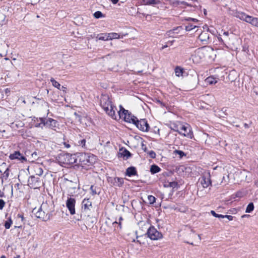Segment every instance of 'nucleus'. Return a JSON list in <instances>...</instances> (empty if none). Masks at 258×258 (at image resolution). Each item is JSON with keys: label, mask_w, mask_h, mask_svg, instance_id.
<instances>
[{"label": "nucleus", "mask_w": 258, "mask_h": 258, "mask_svg": "<svg viewBox=\"0 0 258 258\" xmlns=\"http://www.w3.org/2000/svg\"><path fill=\"white\" fill-rule=\"evenodd\" d=\"M100 105L109 116L114 119H117V115L115 114V111L117 110L116 107L113 105L108 95H101L100 100Z\"/></svg>", "instance_id": "nucleus-1"}, {"label": "nucleus", "mask_w": 258, "mask_h": 258, "mask_svg": "<svg viewBox=\"0 0 258 258\" xmlns=\"http://www.w3.org/2000/svg\"><path fill=\"white\" fill-rule=\"evenodd\" d=\"M216 56L214 49L210 46H203L198 48L195 52V57L200 59L210 60Z\"/></svg>", "instance_id": "nucleus-2"}, {"label": "nucleus", "mask_w": 258, "mask_h": 258, "mask_svg": "<svg viewBox=\"0 0 258 258\" xmlns=\"http://www.w3.org/2000/svg\"><path fill=\"white\" fill-rule=\"evenodd\" d=\"M96 156L90 153H81L77 156L74 162L78 163L81 166L92 165L95 163Z\"/></svg>", "instance_id": "nucleus-3"}, {"label": "nucleus", "mask_w": 258, "mask_h": 258, "mask_svg": "<svg viewBox=\"0 0 258 258\" xmlns=\"http://www.w3.org/2000/svg\"><path fill=\"white\" fill-rule=\"evenodd\" d=\"M119 108L120 110L117 112L119 118H123L124 121L126 122L135 123V121H137V117L132 114L128 110L125 109L122 105H119Z\"/></svg>", "instance_id": "nucleus-4"}, {"label": "nucleus", "mask_w": 258, "mask_h": 258, "mask_svg": "<svg viewBox=\"0 0 258 258\" xmlns=\"http://www.w3.org/2000/svg\"><path fill=\"white\" fill-rule=\"evenodd\" d=\"M234 16L241 20L244 21L251 25L258 27V18L246 15L241 12H236Z\"/></svg>", "instance_id": "nucleus-5"}, {"label": "nucleus", "mask_w": 258, "mask_h": 258, "mask_svg": "<svg viewBox=\"0 0 258 258\" xmlns=\"http://www.w3.org/2000/svg\"><path fill=\"white\" fill-rule=\"evenodd\" d=\"M148 237L153 240H158L163 237L161 232L158 231L153 226H151L146 233Z\"/></svg>", "instance_id": "nucleus-6"}, {"label": "nucleus", "mask_w": 258, "mask_h": 258, "mask_svg": "<svg viewBox=\"0 0 258 258\" xmlns=\"http://www.w3.org/2000/svg\"><path fill=\"white\" fill-rule=\"evenodd\" d=\"M180 131L178 134L181 136L192 139L194 137V134L191 130V128L188 124H179Z\"/></svg>", "instance_id": "nucleus-7"}, {"label": "nucleus", "mask_w": 258, "mask_h": 258, "mask_svg": "<svg viewBox=\"0 0 258 258\" xmlns=\"http://www.w3.org/2000/svg\"><path fill=\"white\" fill-rule=\"evenodd\" d=\"M199 181L204 188L212 186V181L210 172L207 171L203 173L201 177L199 178Z\"/></svg>", "instance_id": "nucleus-8"}, {"label": "nucleus", "mask_w": 258, "mask_h": 258, "mask_svg": "<svg viewBox=\"0 0 258 258\" xmlns=\"http://www.w3.org/2000/svg\"><path fill=\"white\" fill-rule=\"evenodd\" d=\"M36 120L37 122L39 120L43 122V126L52 130H55V128L56 127L57 121L51 118H48L46 119L45 118L40 117L39 118H37Z\"/></svg>", "instance_id": "nucleus-9"}, {"label": "nucleus", "mask_w": 258, "mask_h": 258, "mask_svg": "<svg viewBox=\"0 0 258 258\" xmlns=\"http://www.w3.org/2000/svg\"><path fill=\"white\" fill-rule=\"evenodd\" d=\"M136 120L137 121H135V123H134V124H135L138 129L143 132H148L149 131L150 126L146 119L139 120L137 118Z\"/></svg>", "instance_id": "nucleus-10"}, {"label": "nucleus", "mask_w": 258, "mask_h": 258, "mask_svg": "<svg viewBox=\"0 0 258 258\" xmlns=\"http://www.w3.org/2000/svg\"><path fill=\"white\" fill-rule=\"evenodd\" d=\"M28 185L34 189L39 188L41 184L40 178L36 177L34 175L30 176L28 179Z\"/></svg>", "instance_id": "nucleus-11"}, {"label": "nucleus", "mask_w": 258, "mask_h": 258, "mask_svg": "<svg viewBox=\"0 0 258 258\" xmlns=\"http://www.w3.org/2000/svg\"><path fill=\"white\" fill-rule=\"evenodd\" d=\"M76 200L74 198H68L66 201V207L71 215L75 214Z\"/></svg>", "instance_id": "nucleus-12"}, {"label": "nucleus", "mask_w": 258, "mask_h": 258, "mask_svg": "<svg viewBox=\"0 0 258 258\" xmlns=\"http://www.w3.org/2000/svg\"><path fill=\"white\" fill-rule=\"evenodd\" d=\"M41 210L45 214L48 220L50 219V216L52 215V210L49 207V205L47 202H43L40 206Z\"/></svg>", "instance_id": "nucleus-13"}, {"label": "nucleus", "mask_w": 258, "mask_h": 258, "mask_svg": "<svg viewBox=\"0 0 258 258\" xmlns=\"http://www.w3.org/2000/svg\"><path fill=\"white\" fill-rule=\"evenodd\" d=\"M198 38L203 45L209 44L210 42V34L208 31L202 32L199 36Z\"/></svg>", "instance_id": "nucleus-14"}, {"label": "nucleus", "mask_w": 258, "mask_h": 258, "mask_svg": "<svg viewBox=\"0 0 258 258\" xmlns=\"http://www.w3.org/2000/svg\"><path fill=\"white\" fill-rule=\"evenodd\" d=\"M9 158L11 160L18 159L22 162L26 161V158L23 156L19 151H15L14 153L11 154Z\"/></svg>", "instance_id": "nucleus-15"}, {"label": "nucleus", "mask_w": 258, "mask_h": 258, "mask_svg": "<svg viewBox=\"0 0 258 258\" xmlns=\"http://www.w3.org/2000/svg\"><path fill=\"white\" fill-rule=\"evenodd\" d=\"M35 215L37 218L41 219L44 221H47L49 220L47 218V217H46L45 214L43 212V211L41 210L40 207L38 210V211L35 212Z\"/></svg>", "instance_id": "nucleus-16"}, {"label": "nucleus", "mask_w": 258, "mask_h": 258, "mask_svg": "<svg viewBox=\"0 0 258 258\" xmlns=\"http://www.w3.org/2000/svg\"><path fill=\"white\" fill-rule=\"evenodd\" d=\"M125 175L129 177L137 175L136 168L133 166L127 168L126 170Z\"/></svg>", "instance_id": "nucleus-17"}, {"label": "nucleus", "mask_w": 258, "mask_h": 258, "mask_svg": "<svg viewBox=\"0 0 258 258\" xmlns=\"http://www.w3.org/2000/svg\"><path fill=\"white\" fill-rule=\"evenodd\" d=\"M123 179L120 177H115L111 181V183H113V185L120 187L123 184Z\"/></svg>", "instance_id": "nucleus-18"}, {"label": "nucleus", "mask_w": 258, "mask_h": 258, "mask_svg": "<svg viewBox=\"0 0 258 258\" xmlns=\"http://www.w3.org/2000/svg\"><path fill=\"white\" fill-rule=\"evenodd\" d=\"M82 205L85 210H89L92 207V203L89 199H85L82 202Z\"/></svg>", "instance_id": "nucleus-19"}, {"label": "nucleus", "mask_w": 258, "mask_h": 258, "mask_svg": "<svg viewBox=\"0 0 258 258\" xmlns=\"http://www.w3.org/2000/svg\"><path fill=\"white\" fill-rule=\"evenodd\" d=\"M34 170L35 174L38 176H41L43 173L42 168L39 165H35Z\"/></svg>", "instance_id": "nucleus-20"}, {"label": "nucleus", "mask_w": 258, "mask_h": 258, "mask_svg": "<svg viewBox=\"0 0 258 258\" xmlns=\"http://www.w3.org/2000/svg\"><path fill=\"white\" fill-rule=\"evenodd\" d=\"M96 38L100 40L107 41L109 40L108 33L98 34Z\"/></svg>", "instance_id": "nucleus-21"}, {"label": "nucleus", "mask_w": 258, "mask_h": 258, "mask_svg": "<svg viewBox=\"0 0 258 258\" xmlns=\"http://www.w3.org/2000/svg\"><path fill=\"white\" fill-rule=\"evenodd\" d=\"M184 70L183 69L180 67H176L175 68L174 72L175 74V75L177 77H180L182 76V74L183 73Z\"/></svg>", "instance_id": "nucleus-22"}, {"label": "nucleus", "mask_w": 258, "mask_h": 258, "mask_svg": "<svg viewBox=\"0 0 258 258\" xmlns=\"http://www.w3.org/2000/svg\"><path fill=\"white\" fill-rule=\"evenodd\" d=\"M181 29V27H177L167 32V34L169 36L174 37V34H177L178 33V30Z\"/></svg>", "instance_id": "nucleus-23"}, {"label": "nucleus", "mask_w": 258, "mask_h": 258, "mask_svg": "<svg viewBox=\"0 0 258 258\" xmlns=\"http://www.w3.org/2000/svg\"><path fill=\"white\" fill-rule=\"evenodd\" d=\"M148 5H155L160 3V0H143Z\"/></svg>", "instance_id": "nucleus-24"}, {"label": "nucleus", "mask_w": 258, "mask_h": 258, "mask_svg": "<svg viewBox=\"0 0 258 258\" xmlns=\"http://www.w3.org/2000/svg\"><path fill=\"white\" fill-rule=\"evenodd\" d=\"M161 170L160 167L156 165H152L150 168V171L152 174H155L159 172Z\"/></svg>", "instance_id": "nucleus-25"}, {"label": "nucleus", "mask_w": 258, "mask_h": 258, "mask_svg": "<svg viewBox=\"0 0 258 258\" xmlns=\"http://www.w3.org/2000/svg\"><path fill=\"white\" fill-rule=\"evenodd\" d=\"M13 224V221L11 217H9L7 220L5 221V227L7 229H10L11 227L12 224Z\"/></svg>", "instance_id": "nucleus-26"}, {"label": "nucleus", "mask_w": 258, "mask_h": 258, "mask_svg": "<svg viewBox=\"0 0 258 258\" xmlns=\"http://www.w3.org/2000/svg\"><path fill=\"white\" fill-rule=\"evenodd\" d=\"M86 141L85 139H82L78 141V146L81 147L84 149H87V147L86 145Z\"/></svg>", "instance_id": "nucleus-27"}, {"label": "nucleus", "mask_w": 258, "mask_h": 258, "mask_svg": "<svg viewBox=\"0 0 258 258\" xmlns=\"http://www.w3.org/2000/svg\"><path fill=\"white\" fill-rule=\"evenodd\" d=\"M50 80V82L52 83V85L53 87L57 88L59 90H61L60 89V84L58 82L55 81L54 79V78H51Z\"/></svg>", "instance_id": "nucleus-28"}, {"label": "nucleus", "mask_w": 258, "mask_h": 258, "mask_svg": "<svg viewBox=\"0 0 258 258\" xmlns=\"http://www.w3.org/2000/svg\"><path fill=\"white\" fill-rule=\"evenodd\" d=\"M253 209H254V205H253V203L251 202V203H249L248 205H247V206L246 208L245 212L247 213H250L253 210Z\"/></svg>", "instance_id": "nucleus-29"}, {"label": "nucleus", "mask_w": 258, "mask_h": 258, "mask_svg": "<svg viewBox=\"0 0 258 258\" xmlns=\"http://www.w3.org/2000/svg\"><path fill=\"white\" fill-rule=\"evenodd\" d=\"M109 40L113 39H118L120 38V35L117 33H108Z\"/></svg>", "instance_id": "nucleus-30"}, {"label": "nucleus", "mask_w": 258, "mask_h": 258, "mask_svg": "<svg viewBox=\"0 0 258 258\" xmlns=\"http://www.w3.org/2000/svg\"><path fill=\"white\" fill-rule=\"evenodd\" d=\"M121 155L123 157H125L126 159L131 157V153L126 149H124L121 153Z\"/></svg>", "instance_id": "nucleus-31"}, {"label": "nucleus", "mask_w": 258, "mask_h": 258, "mask_svg": "<svg viewBox=\"0 0 258 258\" xmlns=\"http://www.w3.org/2000/svg\"><path fill=\"white\" fill-rule=\"evenodd\" d=\"M170 128L173 131L176 132L178 133V132H179V131H180L179 124H176L174 123L171 125Z\"/></svg>", "instance_id": "nucleus-32"}, {"label": "nucleus", "mask_w": 258, "mask_h": 258, "mask_svg": "<svg viewBox=\"0 0 258 258\" xmlns=\"http://www.w3.org/2000/svg\"><path fill=\"white\" fill-rule=\"evenodd\" d=\"M165 1L168 2L170 5L173 7H177L179 3L178 0H164Z\"/></svg>", "instance_id": "nucleus-33"}, {"label": "nucleus", "mask_w": 258, "mask_h": 258, "mask_svg": "<svg viewBox=\"0 0 258 258\" xmlns=\"http://www.w3.org/2000/svg\"><path fill=\"white\" fill-rule=\"evenodd\" d=\"M174 153L178 155L180 158H182L183 156H186V154L184 152H183L182 151H181V150H176L174 151Z\"/></svg>", "instance_id": "nucleus-34"}, {"label": "nucleus", "mask_w": 258, "mask_h": 258, "mask_svg": "<svg viewBox=\"0 0 258 258\" xmlns=\"http://www.w3.org/2000/svg\"><path fill=\"white\" fill-rule=\"evenodd\" d=\"M93 16L96 19H99L103 17V14L100 11H96L94 13Z\"/></svg>", "instance_id": "nucleus-35"}, {"label": "nucleus", "mask_w": 258, "mask_h": 258, "mask_svg": "<svg viewBox=\"0 0 258 258\" xmlns=\"http://www.w3.org/2000/svg\"><path fill=\"white\" fill-rule=\"evenodd\" d=\"M148 200L150 204H153L156 201V198L152 195L148 196Z\"/></svg>", "instance_id": "nucleus-36"}, {"label": "nucleus", "mask_w": 258, "mask_h": 258, "mask_svg": "<svg viewBox=\"0 0 258 258\" xmlns=\"http://www.w3.org/2000/svg\"><path fill=\"white\" fill-rule=\"evenodd\" d=\"M196 27V25H194L192 24H188L185 26V30L187 31H189Z\"/></svg>", "instance_id": "nucleus-37"}, {"label": "nucleus", "mask_w": 258, "mask_h": 258, "mask_svg": "<svg viewBox=\"0 0 258 258\" xmlns=\"http://www.w3.org/2000/svg\"><path fill=\"white\" fill-rule=\"evenodd\" d=\"M211 213L215 217L219 218H223V215L217 214L213 210L211 211Z\"/></svg>", "instance_id": "nucleus-38"}, {"label": "nucleus", "mask_w": 258, "mask_h": 258, "mask_svg": "<svg viewBox=\"0 0 258 258\" xmlns=\"http://www.w3.org/2000/svg\"><path fill=\"white\" fill-rule=\"evenodd\" d=\"M6 19V16L5 15L2 14L0 12V25H3Z\"/></svg>", "instance_id": "nucleus-39"}, {"label": "nucleus", "mask_w": 258, "mask_h": 258, "mask_svg": "<svg viewBox=\"0 0 258 258\" xmlns=\"http://www.w3.org/2000/svg\"><path fill=\"white\" fill-rule=\"evenodd\" d=\"M147 153L148 154V155L151 158L154 159V158H156V155L155 152L154 151H153V150L150 151L148 152Z\"/></svg>", "instance_id": "nucleus-40"}, {"label": "nucleus", "mask_w": 258, "mask_h": 258, "mask_svg": "<svg viewBox=\"0 0 258 258\" xmlns=\"http://www.w3.org/2000/svg\"><path fill=\"white\" fill-rule=\"evenodd\" d=\"M90 190L91 191L92 194L93 195L97 194V191L96 190V187H94V185H91L90 187Z\"/></svg>", "instance_id": "nucleus-41"}, {"label": "nucleus", "mask_w": 258, "mask_h": 258, "mask_svg": "<svg viewBox=\"0 0 258 258\" xmlns=\"http://www.w3.org/2000/svg\"><path fill=\"white\" fill-rule=\"evenodd\" d=\"M5 204V202L2 199H0V210H2L4 208Z\"/></svg>", "instance_id": "nucleus-42"}, {"label": "nucleus", "mask_w": 258, "mask_h": 258, "mask_svg": "<svg viewBox=\"0 0 258 258\" xmlns=\"http://www.w3.org/2000/svg\"><path fill=\"white\" fill-rule=\"evenodd\" d=\"M40 122L37 123L35 124V126L36 127H41L43 128V122L39 120Z\"/></svg>", "instance_id": "nucleus-43"}, {"label": "nucleus", "mask_w": 258, "mask_h": 258, "mask_svg": "<svg viewBox=\"0 0 258 258\" xmlns=\"http://www.w3.org/2000/svg\"><path fill=\"white\" fill-rule=\"evenodd\" d=\"M177 183L176 182H171L169 183V186L172 187H175L177 186Z\"/></svg>", "instance_id": "nucleus-44"}, {"label": "nucleus", "mask_w": 258, "mask_h": 258, "mask_svg": "<svg viewBox=\"0 0 258 258\" xmlns=\"http://www.w3.org/2000/svg\"><path fill=\"white\" fill-rule=\"evenodd\" d=\"M31 156H32V157L34 159H37L38 158V155L37 154V152H33L32 154H31Z\"/></svg>", "instance_id": "nucleus-45"}, {"label": "nucleus", "mask_w": 258, "mask_h": 258, "mask_svg": "<svg viewBox=\"0 0 258 258\" xmlns=\"http://www.w3.org/2000/svg\"><path fill=\"white\" fill-rule=\"evenodd\" d=\"M227 218L229 221H231L233 220V217L232 216H231V215H223V218Z\"/></svg>", "instance_id": "nucleus-46"}, {"label": "nucleus", "mask_w": 258, "mask_h": 258, "mask_svg": "<svg viewBox=\"0 0 258 258\" xmlns=\"http://www.w3.org/2000/svg\"><path fill=\"white\" fill-rule=\"evenodd\" d=\"M178 2H179V3L178 4V6L180 5V4L186 5V6H188V4L186 2L178 1Z\"/></svg>", "instance_id": "nucleus-47"}, {"label": "nucleus", "mask_w": 258, "mask_h": 258, "mask_svg": "<svg viewBox=\"0 0 258 258\" xmlns=\"http://www.w3.org/2000/svg\"><path fill=\"white\" fill-rule=\"evenodd\" d=\"M70 157V155L69 154H65V155H61V156H60L59 158L60 159L61 158H63V159H66V158H68Z\"/></svg>", "instance_id": "nucleus-48"}, {"label": "nucleus", "mask_w": 258, "mask_h": 258, "mask_svg": "<svg viewBox=\"0 0 258 258\" xmlns=\"http://www.w3.org/2000/svg\"><path fill=\"white\" fill-rule=\"evenodd\" d=\"M187 21H192L195 22H197L198 20L196 19L191 18H188L186 19Z\"/></svg>", "instance_id": "nucleus-49"}, {"label": "nucleus", "mask_w": 258, "mask_h": 258, "mask_svg": "<svg viewBox=\"0 0 258 258\" xmlns=\"http://www.w3.org/2000/svg\"><path fill=\"white\" fill-rule=\"evenodd\" d=\"M60 89H61V90L64 93H67V88L63 86H60Z\"/></svg>", "instance_id": "nucleus-50"}, {"label": "nucleus", "mask_w": 258, "mask_h": 258, "mask_svg": "<svg viewBox=\"0 0 258 258\" xmlns=\"http://www.w3.org/2000/svg\"><path fill=\"white\" fill-rule=\"evenodd\" d=\"M218 40L221 42V43H222L223 44H224V41L223 40V39L221 38V35L219 34V36H218Z\"/></svg>", "instance_id": "nucleus-51"}, {"label": "nucleus", "mask_w": 258, "mask_h": 258, "mask_svg": "<svg viewBox=\"0 0 258 258\" xmlns=\"http://www.w3.org/2000/svg\"><path fill=\"white\" fill-rule=\"evenodd\" d=\"M74 115L76 116L77 118H78L79 120H81V116L80 115H79L77 112H75Z\"/></svg>", "instance_id": "nucleus-52"}, {"label": "nucleus", "mask_w": 258, "mask_h": 258, "mask_svg": "<svg viewBox=\"0 0 258 258\" xmlns=\"http://www.w3.org/2000/svg\"><path fill=\"white\" fill-rule=\"evenodd\" d=\"M17 217H19V218H21V221H22V222H23V221H24V219H25V218H24V216H23V215H21V214H18V215H17Z\"/></svg>", "instance_id": "nucleus-53"}, {"label": "nucleus", "mask_w": 258, "mask_h": 258, "mask_svg": "<svg viewBox=\"0 0 258 258\" xmlns=\"http://www.w3.org/2000/svg\"><path fill=\"white\" fill-rule=\"evenodd\" d=\"M63 145L64 147L67 148H69L71 147L70 145L67 142H64Z\"/></svg>", "instance_id": "nucleus-54"}, {"label": "nucleus", "mask_w": 258, "mask_h": 258, "mask_svg": "<svg viewBox=\"0 0 258 258\" xmlns=\"http://www.w3.org/2000/svg\"><path fill=\"white\" fill-rule=\"evenodd\" d=\"M212 78L209 77L207 79V81L208 82L210 83V84H213V81H212Z\"/></svg>", "instance_id": "nucleus-55"}, {"label": "nucleus", "mask_w": 258, "mask_h": 258, "mask_svg": "<svg viewBox=\"0 0 258 258\" xmlns=\"http://www.w3.org/2000/svg\"><path fill=\"white\" fill-rule=\"evenodd\" d=\"M4 174L6 175V176L7 177H8L9 176V171H8V169H7L4 172Z\"/></svg>", "instance_id": "nucleus-56"}, {"label": "nucleus", "mask_w": 258, "mask_h": 258, "mask_svg": "<svg viewBox=\"0 0 258 258\" xmlns=\"http://www.w3.org/2000/svg\"><path fill=\"white\" fill-rule=\"evenodd\" d=\"M229 32L228 31H226V32H224L223 33V35L226 36L227 37L229 36Z\"/></svg>", "instance_id": "nucleus-57"}, {"label": "nucleus", "mask_w": 258, "mask_h": 258, "mask_svg": "<svg viewBox=\"0 0 258 258\" xmlns=\"http://www.w3.org/2000/svg\"><path fill=\"white\" fill-rule=\"evenodd\" d=\"M111 1L113 4H116V3H117L119 0H111Z\"/></svg>", "instance_id": "nucleus-58"}, {"label": "nucleus", "mask_w": 258, "mask_h": 258, "mask_svg": "<svg viewBox=\"0 0 258 258\" xmlns=\"http://www.w3.org/2000/svg\"><path fill=\"white\" fill-rule=\"evenodd\" d=\"M5 197V194H4V192H2V191H1V192H0V197H1V198H3V197Z\"/></svg>", "instance_id": "nucleus-59"}, {"label": "nucleus", "mask_w": 258, "mask_h": 258, "mask_svg": "<svg viewBox=\"0 0 258 258\" xmlns=\"http://www.w3.org/2000/svg\"><path fill=\"white\" fill-rule=\"evenodd\" d=\"M244 126L245 128H247L249 127V125L246 123L244 124Z\"/></svg>", "instance_id": "nucleus-60"}, {"label": "nucleus", "mask_w": 258, "mask_h": 258, "mask_svg": "<svg viewBox=\"0 0 258 258\" xmlns=\"http://www.w3.org/2000/svg\"><path fill=\"white\" fill-rule=\"evenodd\" d=\"M240 194H241V192H237L236 195V197H240L241 196L240 195Z\"/></svg>", "instance_id": "nucleus-61"}, {"label": "nucleus", "mask_w": 258, "mask_h": 258, "mask_svg": "<svg viewBox=\"0 0 258 258\" xmlns=\"http://www.w3.org/2000/svg\"><path fill=\"white\" fill-rule=\"evenodd\" d=\"M15 228H22V226H15L14 227Z\"/></svg>", "instance_id": "nucleus-62"}, {"label": "nucleus", "mask_w": 258, "mask_h": 258, "mask_svg": "<svg viewBox=\"0 0 258 258\" xmlns=\"http://www.w3.org/2000/svg\"><path fill=\"white\" fill-rule=\"evenodd\" d=\"M204 14L205 16L207 15V11L206 9L204 10Z\"/></svg>", "instance_id": "nucleus-63"}, {"label": "nucleus", "mask_w": 258, "mask_h": 258, "mask_svg": "<svg viewBox=\"0 0 258 258\" xmlns=\"http://www.w3.org/2000/svg\"><path fill=\"white\" fill-rule=\"evenodd\" d=\"M255 185L258 187V181H255Z\"/></svg>", "instance_id": "nucleus-64"}]
</instances>
